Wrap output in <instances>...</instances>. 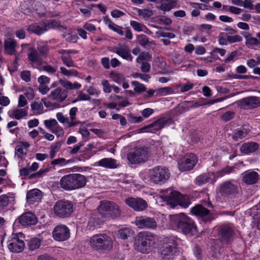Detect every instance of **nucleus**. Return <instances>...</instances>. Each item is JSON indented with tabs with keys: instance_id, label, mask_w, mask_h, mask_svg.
<instances>
[{
	"instance_id": "39448f33",
	"label": "nucleus",
	"mask_w": 260,
	"mask_h": 260,
	"mask_svg": "<svg viewBox=\"0 0 260 260\" xmlns=\"http://www.w3.org/2000/svg\"><path fill=\"white\" fill-rule=\"evenodd\" d=\"M89 245L96 251L108 252L113 248V241L107 234H99L90 238Z\"/></svg>"
},
{
	"instance_id": "0e129e2a",
	"label": "nucleus",
	"mask_w": 260,
	"mask_h": 260,
	"mask_svg": "<svg viewBox=\"0 0 260 260\" xmlns=\"http://www.w3.org/2000/svg\"><path fill=\"white\" fill-rule=\"evenodd\" d=\"M59 84L62 85L63 87L67 89L72 90L73 89L72 83L68 81L60 79L59 80Z\"/></svg>"
},
{
	"instance_id": "338daca9",
	"label": "nucleus",
	"mask_w": 260,
	"mask_h": 260,
	"mask_svg": "<svg viewBox=\"0 0 260 260\" xmlns=\"http://www.w3.org/2000/svg\"><path fill=\"white\" fill-rule=\"evenodd\" d=\"M15 155H16L19 158H21L23 154H26V151L24 152L23 151V148H22L21 147V146H19V145H18L15 147Z\"/></svg>"
},
{
	"instance_id": "4be33fe9",
	"label": "nucleus",
	"mask_w": 260,
	"mask_h": 260,
	"mask_svg": "<svg viewBox=\"0 0 260 260\" xmlns=\"http://www.w3.org/2000/svg\"><path fill=\"white\" fill-rule=\"evenodd\" d=\"M260 178L259 174L255 171H247L243 174V181L248 185L256 183Z\"/></svg>"
},
{
	"instance_id": "774afa93",
	"label": "nucleus",
	"mask_w": 260,
	"mask_h": 260,
	"mask_svg": "<svg viewBox=\"0 0 260 260\" xmlns=\"http://www.w3.org/2000/svg\"><path fill=\"white\" fill-rule=\"evenodd\" d=\"M52 132L57 136H62L64 134L63 129L58 124L52 128Z\"/></svg>"
},
{
	"instance_id": "0eeeda50",
	"label": "nucleus",
	"mask_w": 260,
	"mask_h": 260,
	"mask_svg": "<svg viewBox=\"0 0 260 260\" xmlns=\"http://www.w3.org/2000/svg\"><path fill=\"white\" fill-rule=\"evenodd\" d=\"M170 176L169 171L165 167L158 166L150 170L149 178L154 184H163L169 179Z\"/></svg>"
},
{
	"instance_id": "a211bd4d",
	"label": "nucleus",
	"mask_w": 260,
	"mask_h": 260,
	"mask_svg": "<svg viewBox=\"0 0 260 260\" xmlns=\"http://www.w3.org/2000/svg\"><path fill=\"white\" fill-rule=\"evenodd\" d=\"M198 161L197 156L193 153L187 154L178 164L179 169L182 171L192 169Z\"/></svg>"
},
{
	"instance_id": "e2e57ef3",
	"label": "nucleus",
	"mask_w": 260,
	"mask_h": 260,
	"mask_svg": "<svg viewBox=\"0 0 260 260\" xmlns=\"http://www.w3.org/2000/svg\"><path fill=\"white\" fill-rule=\"evenodd\" d=\"M66 159L64 158H59L57 159H55L53 160L51 162V165L53 166L55 165H59V166H64L66 165Z\"/></svg>"
},
{
	"instance_id": "8fccbe9b",
	"label": "nucleus",
	"mask_w": 260,
	"mask_h": 260,
	"mask_svg": "<svg viewBox=\"0 0 260 260\" xmlns=\"http://www.w3.org/2000/svg\"><path fill=\"white\" fill-rule=\"evenodd\" d=\"M116 52L124 59H126L130 61H132L133 60V57L131 54L128 51L124 49H118L116 50Z\"/></svg>"
},
{
	"instance_id": "cd10ccee",
	"label": "nucleus",
	"mask_w": 260,
	"mask_h": 260,
	"mask_svg": "<svg viewBox=\"0 0 260 260\" xmlns=\"http://www.w3.org/2000/svg\"><path fill=\"white\" fill-rule=\"evenodd\" d=\"M214 175V172H208L207 173L202 174L196 177L194 180V183L198 186H201L203 184L212 181V177Z\"/></svg>"
},
{
	"instance_id": "423d86ee",
	"label": "nucleus",
	"mask_w": 260,
	"mask_h": 260,
	"mask_svg": "<svg viewBox=\"0 0 260 260\" xmlns=\"http://www.w3.org/2000/svg\"><path fill=\"white\" fill-rule=\"evenodd\" d=\"M99 212L103 215H107L112 219H116L121 215V211L119 206L111 201H103L99 207Z\"/></svg>"
},
{
	"instance_id": "1a4fd4ad",
	"label": "nucleus",
	"mask_w": 260,
	"mask_h": 260,
	"mask_svg": "<svg viewBox=\"0 0 260 260\" xmlns=\"http://www.w3.org/2000/svg\"><path fill=\"white\" fill-rule=\"evenodd\" d=\"M54 211L55 214L59 217H68L73 212V204L70 201H58L54 206Z\"/></svg>"
},
{
	"instance_id": "c756f323",
	"label": "nucleus",
	"mask_w": 260,
	"mask_h": 260,
	"mask_svg": "<svg viewBox=\"0 0 260 260\" xmlns=\"http://www.w3.org/2000/svg\"><path fill=\"white\" fill-rule=\"evenodd\" d=\"M98 166L108 169L117 167L116 160L112 158H104L96 162Z\"/></svg>"
},
{
	"instance_id": "864d4df0",
	"label": "nucleus",
	"mask_w": 260,
	"mask_h": 260,
	"mask_svg": "<svg viewBox=\"0 0 260 260\" xmlns=\"http://www.w3.org/2000/svg\"><path fill=\"white\" fill-rule=\"evenodd\" d=\"M60 70L61 71V73L67 76H77L78 72L76 70H68L64 67H61L60 68Z\"/></svg>"
},
{
	"instance_id": "de8ad7c7",
	"label": "nucleus",
	"mask_w": 260,
	"mask_h": 260,
	"mask_svg": "<svg viewBox=\"0 0 260 260\" xmlns=\"http://www.w3.org/2000/svg\"><path fill=\"white\" fill-rule=\"evenodd\" d=\"M159 36L158 37H164L165 38L160 40V41L162 42L164 45H168L170 44V41L169 39H173L175 38V34H159Z\"/></svg>"
},
{
	"instance_id": "2f4dec72",
	"label": "nucleus",
	"mask_w": 260,
	"mask_h": 260,
	"mask_svg": "<svg viewBox=\"0 0 260 260\" xmlns=\"http://www.w3.org/2000/svg\"><path fill=\"white\" fill-rule=\"evenodd\" d=\"M134 235L133 231L129 228H123L118 231L117 237L123 240L127 239Z\"/></svg>"
},
{
	"instance_id": "f8f14e48",
	"label": "nucleus",
	"mask_w": 260,
	"mask_h": 260,
	"mask_svg": "<svg viewBox=\"0 0 260 260\" xmlns=\"http://www.w3.org/2000/svg\"><path fill=\"white\" fill-rule=\"evenodd\" d=\"M19 235L21 237L23 234H13L8 240V248L12 252H20L24 248V242L23 240L20 239Z\"/></svg>"
},
{
	"instance_id": "72a5a7b5",
	"label": "nucleus",
	"mask_w": 260,
	"mask_h": 260,
	"mask_svg": "<svg viewBox=\"0 0 260 260\" xmlns=\"http://www.w3.org/2000/svg\"><path fill=\"white\" fill-rule=\"evenodd\" d=\"M63 143V141H60L56 142L51 145L49 153V157L51 159H53L55 156L56 153L59 151Z\"/></svg>"
},
{
	"instance_id": "4468645a",
	"label": "nucleus",
	"mask_w": 260,
	"mask_h": 260,
	"mask_svg": "<svg viewBox=\"0 0 260 260\" xmlns=\"http://www.w3.org/2000/svg\"><path fill=\"white\" fill-rule=\"evenodd\" d=\"M218 191L222 196L235 194L238 192L237 184L234 181H225L220 184Z\"/></svg>"
},
{
	"instance_id": "a19ab883",
	"label": "nucleus",
	"mask_w": 260,
	"mask_h": 260,
	"mask_svg": "<svg viewBox=\"0 0 260 260\" xmlns=\"http://www.w3.org/2000/svg\"><path fill=\"white\" fill-rule=\"evenodd\" d=\"M110 76L114 81L118 84L122 83L125 80V77L122 74L116 72H111Z\"/></svg>"
},
{
	"instance_id": "6e6552de",
	"label": "nucleus",
	"mask_w": 260,
	"mask_h": 260,
	"mask_svg": "<svg viewBox=\"0 0 260 260\" xmlns=\"http://www.w3.org/2000/svg\"><path fill=\"white\" fill-rule=\"evenodd\" d=\"M148 149L144 147L130 151L127 154V158L131 164H137L145 162L148 159Z\"/></svg>"
},
{
	"instance_id": "bb28decb",
	"label": "nucleus",
	"mask_w": 260,
	"mask_h": 260,
	"mask_svg": "<svg viewBox=\"0 0 260 260\" xmlns=\"http://www.w3.org/2000/svg\"><path fill=\"white\" fill-rule=\"evenodd\" d=\"M103 217V214L100 213L95 216H92L89 218L88 220V225L89 229H93L95 227H98L104 222V220L102 218Z\"/></svg>"
},
{
	"instance_id": "79ce46f5",
	"label": "nucleus",
	"mask_w": 260,
	"mask_h": 260,
	"mask_svg": "<svg viewBox=\"0 0 260 260\" xmlns=\"http://www.w3.org/2000/svg\"><path fill=\"white\" fill-rule=\"evenodd\" d=\"M132 84L135 86L134 91L136 93H142L146 91V87L144 84L140 83L138 81H133L131 82Z\"/></svg>"
},
{
	"instance_id": "052dcab7",
	"label": "nucleus",
	"mask_w": 260,
	"mask_h": 260,
	"mask_svg": "<svg viewBox=\"0 0 260 260\" xmlns=\"http://www.w3.org/2000/svg\"><path fill=\"white\" fill-rule=\"evenodd\" d=\"M45 125L49 129H51L58 124L57 121L54 119H50L44 121Z\"/></svg>"
},
{
	"instance_id": "7ed1b4c3",
	"label": "nucleus",
	"mask_w": 260,
	"mask_h": 260,
	"mask_svg": "<svg viewBox=\"0 0 260 260\" xmlns=\"http://www.w3.org/2000/svg\"><path fill=\"white\" fill-rule=\"evenodd\" d=\"M179 239L171 236L164 238L163 244L160 248V256L164 260L173 259L178 252Z\"/></svg>"
},
{
	"instance_id": "69168bd1",
	"label": "nucleus",
	"mask_w": 260,
	"mask_h": 260,
	"mask_svg": "<svg viewBox=\"0 0 260 260\" xmlns=\"http://www.w3.org/2000/svg\"><path fill=\"white\" fill-rule=\"evenodd\" d=\"M59 84L62 85L63 87L67 89L72 90L73 89L72 83L68 81L60 79L59 80Z\"/></svg>"
},
{
	"instance_id": "49530a36",
	"label": "nucleus",
	"mask_w": 260,
	"mask_h": 260,
	"mask_svg": "<svg viewBox=\"0 0 260 260\" xmlns=\"http://www.w3.org/2000/svg\"><path fill=\"white\" fill-rule=\"evenodd\" d=\"M130 24L135 31L146 32V28L143 24L135 21H131Z\"/></svg>"
},
{
	"instance_id": "ddd939ff",
	"label": "nucleus",
	"mask_w": 260,
	"mask_h": 260,
	"mask_svg": "<svg viewBox=\"0 0 260 260\" xmlns=\"http://www.w3.org/2000/svg\"><path fill=\"white\" fill-rule=\"evenodd\" d=\"M235 103L241 109H254L260 107V98L248 96L236 101Z\"/></svg>"
},
{
	"instance_id": "393cba45",
	"label": "nucleus",
	"mask_w": 260,
	"mask_h": 260,
	"mask_svg": "<svg viewBox=\"0 0 260 260\" xmlns=\"http://www.w3.org/2000/svg\"><path fill=\"white\" fill-rule=\"evenodd\" d=\"M16 42L14 39L7 38L4 41L5 53L10 55H16Z\"/></svg>"
},
{
	"instance_id": "603ef678",
	"label": "nucleus",
	"mask_w": 260,
	"mask_h": 260,
	"mask_svg": "<svg viewBox=\"0 0 260 260\" xmlns=\"http://www.w3.org/2000/svg\"><path fill=\"white\" fill-rule=\"evenodd\" d=\"M18 122L16 121H11L8 123L7 127L9 129V132L11 134H14L19 131V127L13 128L18 125Z\"/></svg>"
},
{
	"instance_id": "ea45409f",
	"label": "nucleus",
	"mask_w": 260,
	"mask_h": 260,
	"mask_svg": "<svg viewBox=\"0 0 260 260\" xmlns=\"http://www.w3.org/2000/svg\"><path fill=\"white\" fill-rule=\"evenodd\" d=\"M138 39L139 43L145 48L150 47L151 45L153 44L152 42H149L148 39L144 35H140L138 37Z\"/></svg>"
},
{
	"instance_id": "7c9ffc66",
	"label": "nucleus",
	"mask_w": 260,
	"mask_h": 260,
	"mask_svg": "<svg viewBox=\"0 0 260 260\" xmlns=\"http://www.w3.org/2000/svg\"><path fill=\"white\" fill-rule=\"evenodd\" d=\"M26 30L29 32H40L47 31L48 29H46V25L43 24V23H33L29 25Z\"/></svg>"
},
{
	"instance_id": "5701e85b",
	"label": "nucleus",
	"mask_w": 260,
	"mask_h": 260,
	"mask_svg": "<svg viewBox=\"0 0 260 260\" xmlns=\"http://www.w3.org/2000/svg\"><path fill=\"white\" fill-rule=\"evenodd\" d=\"M67 96L68 91L66 90H62L60 88H57L52 90L48 97L50 100L61 103L64 101Z\"/></svg>"
},
{
	"instance_id": "a18cd8bd",
	"label": "nucleus",
	"mask_w": 260,
	"mask_h": 260,
	"mask_svg": "<svg viewBox=\"0 0 260 260\" xmlns=\"http://www.w3.org/2000/svg\"><path fill=\"white\" fill-rule=\"evenodd\" d=\"M43 108L44 107L42 102L38 103L35 101L31 104V110L38 114L42 113Z\"/></svg>"
},
{
	"instance_id": "dca6fc26",
	"label": "nucleus",
	"mask_w": 260,
	"mask_h": 260,
	"mask_svg": "<svg viewBox=\"0 0 260 260\" xmlns=\"http://www.w3.org/2000/svg\"><path fill=\"white\" fill-rule=\"evenodd\" d=\"M135 223L140 229H155L157 227V222L154 218L146 216L137 217Z\"/></svg>"
},
{
	"instance_id": "4d7b16f0",
	"label": "nucleus",
	"mask_w": 260,
	"mask_h": 260,
	"mask_svg": "<svg viewBox=\"0 0 260 260\" xmlns=\"http://www.w3.org/2000/svg\"><path fill=\"white\" fill-rule=\"evenodd\" d=\"M63 37L65 38L66 41L72 43L76 42L78 39V37L76 34H64Z\"/></svg>"
},
{
	"instance_id": "f03ea898",
	"label": "nucleus",
	"mask_w": 260,
	"mask_h": 260,
	"mask_svg": "<svg viewBox=\"0 0 260 260\" xmlns=\"http://www.w3.org/2000/svg\"><path fill=\"white\" fill-rule=\"evenodd\" d=\"M86 177L80 174H71L61 177L59 185L65 190L70 191L82 188L87 182Z\"/></svg>"
},
{
	"instance_id": "b1692460",
	"label": "nucleus",
	"mask_w": 260,
	"mask_h": 260,
	"mask_svg": "<svg viewBox=\"0 0 260 260\" xmlns=\"http://www.w3.org/2000/svg\"><path fill=\"white\" fill-rule=\"evenodd\" d=\"M259 144L254 142L244 143L240 148L241 153L244 154H249L255 152L259 147Z\"/></svg>"
},
{
	"instance_id": "09e8293b",
	"label": "nucleus",
	"mask_w": 260,
	"mask_h": 260,
	"mask_svg": "<svg viewBox=\"0 0 260 260\" xmlns=\"http://www.w3.org/2000/svg\"><path fill=\"white\" fill-rule=\"evenodd\" d=\"M177 4V2H172L161 4L160 6H157L156 8L159 10L165 11H169L172 8L175 7Z\"/></svg>"
},
{
	"instance_id": "9d476101",
	"label": "nucleus",
	"mask_w": 260,
	"mask_h": 260,
	"mask_svg": "<svg viewBox=\"0 0 260 260\" xmlns=\"http://www.w3.org/2000/svg\"><path fill=\"white\" fill-rule=\"evenodd\" d=\"M235 236V233L233 229L228 225H223L218 228V239L223 244L231 243Z\"/></svg>"
},
{
	"instance_id": "13d9d810",
	"label": "nucleus",
	"mask_w": 260,
	"mask_h": 260,
	"mask_svg": "<svg viewBox=\"0 0 260 260\" xmlns=\"http://www.w3.org/2000/svg\"><path fill=\"white\" fill-rule=\"evenodd\" d=\"M9 203V198L7 196L3 194L0 196V209L7 207Z\"/></svg>"
},
{
	"instance_id": "6e6d98bb",
	"label": "nucleus",
	"mask_w": 260,
	"mask_h": 260,
	"mask_svg": "<svg viewBox=\"0 0 260 260\" xmlns=\"http://www.w3.org/2000/svg\"><path fill=\"white\" fill-rule=\"evenodd\" d=\"M249 35L250 34H249ZM245 38L246 39V43L247 45L257 46L258 44H260L259 42L256 38L251 37L250 35L245 36Z\"/></svg>"
},
{
	"instance_id": "4c0bfd02",
	"label": "nucleus",
	"mask_w": 260,
	"mask_h": 260,
	"mask_svg": "<svg viewBox=\"0 0 260 260\" xmlns=\"http://www.w3.org/2000/svg\"><path fill=\"white\" fill-rule=\"evenodd\" d=\"M27 108L24 109H16L12 111V115L17 120L20 119L21 118L26 116L27 115Z\"/></svg>"
},
{
	"instance_id": "f257e3e1",
	"label": "nucleus",
	"mask_w": 260,
	"mask_h": 260,
	"mask_svg": "<svg viewBox=\"0 0 260 260\" xmlns=\"http://www.w3.org/2000/svg\"><path fill=\"white\" fill-rule=\"evenodd\" d=\"M171 222L185 235L194 236L197 234V227L194 221L184 213L171 215Z\"/></svg>"
},
{
	"instance_id": "f704fd0d",
	"label": "nucleus",
	"mask_w": 260,
	"mask_h": 260,
	"mask_svg": "<svg viewBox=\"0 0 260 260\" xmlns=\"http://www.w3.org/2000/svg\"><path fill=\"white\" fill-rule=\"evenodd\" d=\"M232 170V168L228 166L216 173H214V175L212 176L213 178L212 180V183H214L216 181L217 178L221 177L225 174L231 173Z\"/></svg>"
},
{
	"instance_id": "c9c22d12",
	"label": "nucleus",
	"mask_w": 260,
	"mask_h": 260,
	"mask_svg": "<svg viewBox=\"0 0 260 260\" xmlns=\"http://www.w3.org/2000/svg\"><path fill=\"white\" fill-rule=\"evenodd\" d=\"M43 24L46 25V28H57L59 31H62L66 29L63 25L60 24V21L55 20H49L46 23H43Z\"/></svg>"
},
{
	"instance_id": "5fc2aeb1",
	"label": "nucleus",
	"mask_w": 260,
	"mask_h": 260,
	"mask_svg": "<svg viewBox=\"0 0 260 260\" xmlns=\"http://www.w3.org/2000/svg\"><path fill=\"white\" fill-rule=\"evenodd\" d=\"M61 60L64 65L68 67H75L74 61L73 60L71 56H62L61 57Z\"/></svg>"
},
{
	"instance_id": "37998d69",
	"label": "nucleus",
	"mask_w": 260,
	"mask_h": 260,
	"mask_svg": "<svg viewBox=\"0 0 260 260\" xmlns=\"http://www.w3.org/2000/svg\"><path fill=\"white\" fill-rule=\"evenodd\" d=\"M190 204L189 198L187 196L181 194L178 205L184 208H187Z\"/></svg>"
},
{
	"instance_id": "473e14b6",
	"label": "nucleus",
	"mask_w": 260,
	"mask_h": 260,
	"mask_svg": "<svg viewBox=\"0 0 260 260\" xmlns=\"http://www.w3.org/2000/svg\"><path fill=\"white\" fill-rule=\"evenodd\" d=\"M28 59L32 63H40V56L38 51L34 49L29 50Z\"/></svg>"
},
{
	"instance_id": "9b49d317",
	"label": "nucleus",
	"mask_w": 260,
	"mask_h": 260,
	"mask_svg": "<svg viewBox=\"0 0 260 260\" xmlns=\"http://www.w3.org/2000/svg\"><path fill=\"white\" fill-rule=\"evenodd\" d=\"M192 214L202 218L205 222H210L215 219V216L210 211L201 205H197L190 209Z\"/></svg>"
},
{
	"instance_id": "c85d7f7f",
	"label": "nucleus",
	"mask_w": 260,
	"mask_h": 260,
	"mask_svg": "<svg viewBox=\"0 0 260 260\" xmlns=\"http://www.w3.org/2000/svg\"><path fill=\"white\" fill-rule=\"evenodd\" d=\"M249 129L244 127L234 129L232 136V139L235 141H238L240 139L245 138L249 133Z\"/></svg>"
},
{
	"instance_id": "f3484780",
	"label": "nucleus",
	"mask_w": 260,
	"mask_h": 260,
	"mask_svg": "<svg viewBox=\"0 0 260 260\" xmlns=\"http://www.w3.org/2000/svg\"><path fill=\"white\" fill-rule=\"evenodd\" d=\"M125 204L136 211H142L148 207L147 202L140 198H128L125 200Z\"/></svg>"
},
{
	"instance_id": "aec40b11",
	"label": "nucleus",
	"mask_w": 260,
	"mask_h": 260,
	"mask_svg": "<svg viewBox=\"0 0 260 260\" xmlns=\"http://www.w3.org/2000/svg\"><path fill=\"white\" fill-rule=\"evenodd\" d=\"M42 198V191L37 188L29 190L26 194V201L29 205L38 204L41 202Z\"/></svg>"
},
{
	"instance_id": "3c124183",
	"label": "nucleus",
	"mask_w": 260,
	"mask_h": 260,
	"mask_svg": "<svg viewBox=\"0 0 260 260\" xmlns=\"http://www.w3.org/2000/svg\"><path fill=\"white\" fill-rule=\"evenodd\" d=\"M152 59V56L148 52H141L137 58V62H140L141 61L146 60L150 61Z\"/></svg>"
},
{
	"instance_id": "680f3d73",
	"label": "nucleus",
	"mask_w": 260,
	"mask_h": 260,
	"mask_svg": "<svg viewBox=\"0 0 260 260\" xmlns=\"http://www.w3.org/2000/svg\"><path fill=\"white\" fill-rule=\"evenodd\" d=\"M102 84L103 86L104 91L106 93H110L111 91L112 86H111L106 80H104L102 81Z\"/></svg>"
},
{
	"instance_id": "6ab92c4d",
	"label": "nucleus",
	"mask_w": 260,
	"mask_h": 260,
	"mask_svg": "<svg viewBox=\"0 0 260 260\" xmlns=\"http://www.w3.org/2000/svg\"><path fill=\"white\" fill-rule=\"evenodd\" d=\"M172 119L170 118L162 117L157 119L153 123H150L147 125L143 126L140 129V132H152V131H148L150 128H153L154 131H158L166 125L170 123Z\"/></svg>"
},
{
	"instance_id": "c03bdc74",
	"label": "nucleus",
	"mask_w": 260,
	"mask_h": 260,
	"mask_svg": "<svg viewBox=\"0 0 260 260\" xmlns=\"http://www.w3.org/2000/svg\"><path fill=\"white\" fill-rule=\"evenodd\" d=\"M236 115V113L234 111H229L220 116V119L224 122H228L233 119Z\"/></svg>"
},
{
	"instance_id": "a878e982",
	"label": "nucleus",
	"mask_w": 260,
	"mask_h": 260,
	"mask_svg": "<svg viewBox=\"0 0 260 260\" xmlns=\"http://www.w3.org/2000/svg\"><path fill=\"white\" fill-rule=\"evenodd\" d=\"M181 193L178 191H171L169 195L165 196V200L168 204L170 205L172 208H174L178 205Z\"/></svg>"
},
{
	"instance_id": "58836bf2",
	"label": "nucleus",
	"mask_w": 260,
	"mask_h": 260,
	"mask_svg": "<svg viewBox=\"0 0 260 260\" xmlns=\"http://www.w3.org/2000/svg\"><path fill=\"white\" fill-rule=\"evenodd\" d=\"M189 110V105L187 101H185L177 105L175 108V112L177 114H180Z\"/></svg>"
},
{
	"instance_id": "e433bc0d",
	"label": "nucleus",
	"mask_w": 260,
	"mask_h": 260,
	"mask_svg": "<svg viewBox=\"0 0 260 260\" xmlns=\"http://www.w3.org/2000/svg\"><path fill=\"white\" fill-rule=\"evenodd\" d=\"M41 244V240L37 238L30 239L28 243V246L30 250H35L38 249Z\"/></svg>"
},
{
	"instance_id": "20e7f679",
	"label": "nucleus",
	"mask_w": 260,
	"mask_h": 260,
	"mask_svg": "<svg viewBox=\"0 0 260 260\" xmlns=\"http://www.w3.org/2000/svg\"><path fill=\"white\" fill-rule=\"evenodd\" d=\"M155 243V238L152 234L142 232L139 233L136 237L134 247L136 250L143 253H147L151 250Z\"/></svg>"
},
{
	"instance_id": "2eb2a0df",
	"label": "nucleus",
	"mask_w": 260,
	"mask_h": 260,
	"mask_svg": "<svg viewBox=\"0 0 260 260\" xmlns=\"http://www.w3.org/2000/svg\"><path fill=\"white\" fill-rule=\"evenodd\" d=\"M52 235L55 240L64 241L70 237V232L69 228L65 225L60 224L55 227Z\"/></svg>"
},
{
	"instance_id": "412c9836",
	"label": "nucleus",
	"mask_w": 260,
	"mask_h": 260,
	"mask_svg": "<svg viewBox=\"0 0 260 260\" xmlns=\"http://www.w3.org/2000/svg\"><path fill=\"white\" fill-rule=\"evenodd\" d=\"M19 222L23 226L35 224L37 222L36 215L30 212H26L18 218Z\"/></svg>"
},
{
	"instance_id": "bf43d9fd",
	"label": "nucleus",
	"mask_w": 260,
	"mask_h": 260,
	"mask_svg": "<svg viewBox=\"0 0 260 260\" xmlns=\"http://www.w3.org/2000/svg\"><path fill=\"white\" fill-rule=\"evenodd\" d=\"M138 12L139 15L144 18L151 17L153 14L151 10L148 9H138Z\"/></svg>"
}]
</instances>
